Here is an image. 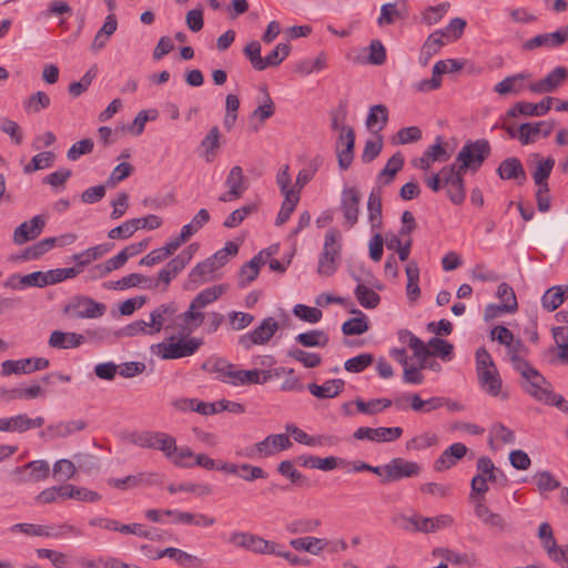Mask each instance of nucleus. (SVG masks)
Wrapping results in <instances>:
<instances>
[{
	"instance_id": "9b49d317",
	"label": "nucleus",
	"mask_w": 568,
	"mask_h": 568,
	"mask_svg": "<svg viewBox=\"0 0 568 568\" xmlns=\"http://www.w3.org/2000/svg\"><path fill=\"white\" fill-rule=\"evenodd\" d=\"M50 475V466L45 460H33L22 467L13 468L9 476L14 481L38 483L44 480Z\"/></svg>"
},
{
	"instance_id": "aec40b11",
	"label": "nucleus",
	"mask_w": 568,
	"mask_h": 568,
	"mask_svg": "<svg viewBox=\"0 0 568 568\" xmlns=\"http://www.w3.org/2000/svg\"><path fill=\"white\" fill-rule=\"evenodd\" d=\"M422 467L416 462L395 457L388 463L387 481H397L403 478L417 477Z\"/></svg>"
},
{
	"instance_id": "603ef678",
	"label": "nucleus",
	"mask_w": 568,
	"mask_h": 568,
	"mask_svg": "<svg viewBox=\"0 0 568 568\" xmlns=\"http://www.w3.org/2000/svg\"><path fill=\"white\" fill-rule=\"evenodd\" d=\"M151 282V278L145 275L131 273L115 282L105 283L104 286L108 288L122 291L129 287L140 286L142 284H150ZM148 287H151V285H148Z\"/></svg>"
},
{
	"instance_id": "69168bd1",
	"label": "nucleus",
	"mask_w": 568,
	"mask_h": 568,
	"mask_svg": "<svg viewBox=\"0 0 568 568\" xmlns=\"http://www.w3.org/2000/svg\"><path fill=\"white\" fill-rule=\"evenodd\" d=\"M195 454L187 446L178 447L175 444V450L168 459H170L175 466L181 468H192Z\"/></svg>"
},
{
	"instance_id": "9d476101",
	"label": "nucleus",
	"mask_w": 568,
	"mask_h": 568,
	"mask_svg": "<svg viewBox=\"0 0 568 568\" xmlns=\"http://www.w3.org/2000/svg\"><path fill=\"white\" fill-rule=\"evenodd\" d=\"M278 329V323L274 317H266L252 332L239 337V344L246 351L253 345L267 344Z\"/></svg>"
},
{
	"instance_id": "37998d69",
	"label": "nucleus",
	"mask_w": 568,
	"mask_h": 568,
	"mask_svg": "<svg viewBox=\"0 0 568 568\" xmlns=\"http://www.w3.org/2000/svg\"><path fill=\"white\" fill-rule=\"evenodd\" d=\"M220 136L219 128L213 126L201 141L200 146L203 149L202 156L207 163L213 162L216 156V152L220 146Z\"/></svg>"
},
{
	"instance_id": "4468645a",
	"label": "nucleus",
	"mask_w": 568,
	"mask_h": 568,
	"mask_svg": "<svg viewBox=\"0 0 568 568\" xmlns=\"http://www.w3.org/2000/svg\"><path fill=\"white\" fill-rule=\"evenodd\" d=\"M355 132L351 126H343L336 142V154L341 170H347L354 160Z\"/></svg>"
},
{
	"instance_id": "393cba45",
	"label": "nucleus",
	"mask_w": 568,
	"mask_h": 568,
	"mask_svg": "<svg viewBox=\"0 0 568 568\" xmlns=\"http://www.w3.org/2000/svg\"><path fill=\"white\" fill-rule=\"evenodd\" d=\"M497 174L501 180H516L523 185L527 180L526 171L518 158L510 156L500 162Z\"/></svg>"
},
{
	"instance_id": "49530a36",
	"label": "nucleus",
	"mask_w": 568,
	"mask_h": 568,
	"mask_svg": "<svg viewBox=\"0 0 568 568\" xmlns=\"http://www.w3.org/2000/svg\"><path fill=\"white\" fill-rule=\"evenodd\" d=\"M128 255L123 252H119L115 256L106 260L102 264L95 265L93 268L90 270L92 272V277H104L109 273H111L114 270H119L128 262Z\"/></svg>"
},
{
	"instance_id": "c756f323",
	"label": "nucleus",
	"mask_w": 568,
	"mask_h": 568,
	"mask_svg": "<svg viewBox=\"0 0 568 568\" xmlns=\"http://www.w3.org/2000/svg\"><path fill=\"white\" fill-rule=\"evenodd\" d=\"M84 342V337L77 333H65L53 331L49 337V345L58 349H69L79 347Z\"/></svg>"
},
{
	"instance_id": "5701e85b",
	"label": "nucleus",
	"mask_w": 568,
	"mask_h": 568,
	"mask_svg": "<svg viewBox=\"0 0 568 568\" xmlns=\"http://www.w3.org/2000/svg\"><path fill=\"white\" fill-rule=\"evenodd\" d=\"M45 225L43 215H34L30 221L21 223L13 233V240L17 244H23L39 236Z\"/></svg>"
},
{
	"instance_id": "a18cd8bd",
	"label": "nucleus",
	"mask_w": 568,
	"mask_h": 568,
	"mask_svg": "<svg viewBox=\"0 0 568 568\" xmlns=\"http://www.w3.org/2000/svg\"><path fill=\"white\" fill-rule=\"evenodd\" d=\"M562 44L561 36L557 32L550 33H541L536 37L527 40L524 43V48L526 50H535L536 48L546 47V48H557Z\"/></svg>"
},
{
	"instance_id": "c03bdc74",
	"label": "nucleus",
	"mask_w": 568,
	"mask_h": 568,
	"mask_svg": "<svg viewBox=\"0 0 568 568\" xmlns=\"http://www.w3.org/2000/svg\"><path fill=\"white\" fill-rule=\"evenodd\" d=\"M538 537L548 557L551 560L557 559V555L560 551V547L557 546V541L554 537L551 526L548 523L540 524L538 528Z\"/></svg>"
},
{
	"instance_id": "bb28decb",
	"label": "nucleus",
	"mask_w": 568,
	"mask_h": 568,
	"mask_svg": "<svg viewBox=\"0 0 568 568\" xmlns=\"http://www.w3.org/2000/svg\"><path fill=\"white\" fill-rule=\"evenodd\" d=\"M556 126L555 121H538L523 123L525 130L524 145L535 143L539 138H548Z\"/></svg>"
},
{
	"instance_id": "f257e3e1",
	"label": "nucleus",
	"mask_w": 568,
	"mask_h": 568,
	"mask_svg": "<svg viewBox=\"0 0 568 568\" xmlns=\"http://www.w3.org/2000/svg\"><path fill=\"white\" fill-rule=\"evenodd\" d=\"M490 144L486 139L468 140L457 154L459 172H477L490 155Z\"/></svg>"
},
{
	"instance_id": "0e129e2a",
	"label": "nucleus",
	"mask_w": 568,
	"mask_h": 568,
	"mask_svg": "<svg viewBox=\"0 0 568 568\" xmlns=\"http://www.w3.org/2000/svg\"><path fill=\"white\" fill-rule=\"evenodd\" d=\"M506 347L507 355L515 371L519 372L529 365V363L521 357V353L526 351V346L521 339L517 338L513 344H509Z\"/></svg>"
},
{
	"instance_id": "774afa93",
	"label": "nucleus",
	"mask_w": 568,
	"mask_h": 568,
	"mask_svg": "<svg viewBox=\"0 0 568 568\" xmlns=\"http://www.w3.org/2000/svg\"><path fill=\"white\" fill-rule=\"evenodd\" d=\"M538 491L542 495L560 488V481L549 471L542 470L535 475Z\"/></svg>"
},
{
	"instance_id": "ddd939ff",
	"label": "nucleus",
	"mask_w": 568,
	"mask_h": 568,
	"mask_svg": "<svg viewBox=\"0 0 568 568\" xmlns=\"http://www.w3.org/2000/svg\"><path fill=\"white\" fill-rule=\"evenodd\" d=\"M361 193L356 187H345L341 197V210L344 216V226L352 229L359 216Z\"/></svg>"
},
{
	"instance_id": "09e8293b",
	"label": "nucleus",
	"mask_w": 568,
	"mask_h": 568,
	"mask_svg": "<svg viewBox=\"0 0 568 568\" xmlns=\"http://www.w3.org/2000/svg\"><path fill=\"white\" fill-rule=\"evenodd\" d=\"M211 216L206 209H201L194 215L192 221L189 224H185L181 229V240L187 241L191 236H193L197 231H200L206 223H209Z\"/></svg>"
},
{
	"instance_id": "4d7b16f0",
	"label": "nucleus",
	"mask_w": 568,
	"mask_h": 568,
	"mask_svg": "<svg viewBox=\"0 0 568 568\" xmlns=\"http://www.w3.org/2000/svg\"><path fill=\"white\" fill-rule=\"evenodd\" d=\"M288 43H278L265 58L262 59L261 71L280 65L290 54Z\"/></svg>"
},
{
	"instance_id": "13d9d810",
	"label": "nucleus",
	"mask_w": 568,
	"mask_h": 568,
	"mask_svg": "<svg viewBox=\"0 0 568 568\" xmlns=\"http://www.w3.org/2000/svg\"><path fill=\"white\" fill-rule=\"evenodd\" d=\"M354 294L361 306L365 308H375L381 302V296L363 283L357 284Z\"/></svg>"
},
{
	"instance_id": "e2e57ef3",
	"label": "nucleus",
	"mask_w": 568,
	"mask_h": 568,
	"mask_svg": "<svg viewBox=\"0 0 568 568\" xmlns=\"http://www.w3.org/2000/svg\"><path fill=\"white\" fill-rule=\"evenodd\" d=\"M565 297V291L561 286H552L541 297L542 307L548 312H554L564 303Z\"/></svg>"
},
{
	"instance_id": "72a5a7b5",
	"label": "nucleus",
	"mask_w": 568,
	"mask_h": 568,
	"mask_svg": "<svg viewBox=\"0 0 568 568\" xmlns=\"http://www.w3.org/2000/svg\"><path fill=\"white\" fill-rule=\"evenodd\" d=\"M477 376L481 388L487 394L490 396L499 395L501 390V378L499 377V373L496 366H493V368H488L486 371H479Z\"/></svg>"
},
{
	"instance_id": "ea45409f",
	"label": "nucleus",
	"mask_w": 568,
	"mask_h": 568,
	"mask_svg": "<svg viewBox=\"0 0 568 568\" xmlns=\"http://www.w3.org/2000/svg\"><path fill=\"white\" fill-rule=\"evenodd\" d=\"M382 195L379 191L373 190L369 193L367 201V211H368V220L371 223L372 230H377L382 227L383 216H382Z\"/></svg>"
},
{
	"instance_id": "5fc2aeb1",
	"label": "nucleus",
	"mask_w": 568,
	"mask_h": 568,
	"mask_svg": "<svg viewBox=\"0 0 568 568\" xmlns=\"http://www.w3.org/2000/svg\"><path fill=\"white\" fill-rule=\"evenodd\" d=\"M354 404L359 413L366 415H375L392 406L393 402L388 398H375L368 402H364L361 398H356L354 400Z\"/></svg>"
},
{
	"instance_id": "b1692460",
	"label": "nucleus",
	"mask_w": 568,
	"mask_h": 568,
	"mask_svg": "<svg viewBox=\"0 0 568 568\" xmlns=\"http://www.w3.org/2000/svg\"><path fill=\"white\" fill-rule=\"evenodd\" d=\"M392 521L394 525L405 531L424 534L433 532V526L429 525L430 521L427 520V517H423L418 514L413 516L399 514L394 516Z\"/></svg>"
},
{
	"instance_id": "a19ab883",
	"label": "nucleus",
	"mask_w": 568,
	"mask_h": 568,
	"mask_svg": "<svg viewBox=\"0 0 568 568\" xmlns=\"http://www.w3.org/2000/svg\"><path fill=\"white\" fill-rule=\"evenodd\" d=\"M295 342L304 347H325L329 342V337L322 329H311L296 335Z\"/></svg>"
},
{
	"instance_id": "a211bd4d",
	"label": "nucleus",
	"mask_w": 568,
	"mask_h": 568,
	"mask_svg": "<svg viewBox=\"0 0 568 568\" xmlns=\"http://www.w3.org/2000/svg\"><path fill=\"white\" fill-rule=\"evenodd\" d=\"M225 185L229 190L220 195L219 201L226 203L243 196L247 190V183L240 165L231 169L226 176Z\"/></svg>"
},
{
	"instance_id": "79ce46f5",
	"label": "nucleus",
	"mask_w": 568,
	"mask_h": 568,
	"mask_svg": "<svg viewBox=\"0 0 568 568\" xmlns=\"http://www.w3.org/2000/svg\"><path fill=\"white\" fill-rule=\"evenodd\" d=\"M87 427V422L83 419L60 422L49 425V438L65 437L75 432L83 430Z\"/></svg>"
},
{
	"instance_id": "c85d7f7f",
	"label": "nucleus",
	"mask_w": 568,
	"mask_h": 568,
	"mask_svg": "<svg viewBox=\"0 0 568 568\" xmlns=\"http://www.w3.org/2000/svg\"><path fill=\"white\" fill-rule=\"evenodd\" d=\"M329 545V540L313 536L292 539L290 546L297 551H306L318 556Z\"/></svg>"
},
{
	"instance_id": "6e6d98bb",
	"label": "nucleus",
	"mask_w": 568,
	"mask_h": 568,
	"mask_svg": "<svg viewBox=\"0 0 568 568\" xmlns=\"http://www.w3.org/2000/svg\"><path fill=\"white\" fill-rule=\"evenodd\" d=\"M404 156L400 152H396L387 161L385 168L379 172L378 179H383L384 184H389L395 175L403 169Z\"/></svg>"
},
{
	"instance_id": "c9c22d12",
	"label": "nucleus",
	"mask_w": 568,
	"mask_h": 568,
	"mask_svg": "<svg viewBox=\"0 0 568 568\" xmlns=\"http://www.w3.org/2000/svg\"><path fill=\"white\" fill-rule=\"evenodd\" d=\"M109 244H100L89 247L81 253L74 254L72 260L75 262V265L80 272H82L85 266H88L91 262L101 258L106 252H109Z\"/></svg>"
},
{
	"instance_id": "412c9836",
	"label": "nucleus",
	"mask_w": 568,
	"mask_h": 568,
	"mask_svg": "<svg viewBox=\"0 0 568 568\" xmlns=\"http://www.w3.org/2000/svg\"><path fill=\"white\" fill-rule=\"evenodd\" d=\"M272 254L273 252L271 250H263L245 263L239 273L240 286L245 287L252 283L258 276L261 267L266 263V257Z\"/></svg>"
},
{
	"instance_id": "cd10ccee",
	"label": "nucleus",
	"mask_w": 568,
	"mask_h": 568,
	"mask_svg": "<svg viewBox=\"0 0 568 568\" xmlns=\"http://www.w3.org/2000/svg\"><path fill=\"white\" fill-rule=\"evenodd\" d=\"M345 386V382L339 378L328 379L322 385L311 383L307 385L308 392L317 398H334L339 395Z\"/></svg>"
},
{
	"instance_id": "f03ea898",
	"label": "nucleus",
	"mask_w": 568,
	"mask_h": 568,
	"mask_svg": "<svg viewBox=\"0 0 568 568\" xmlns=\"http://www.w3.org/2000/svg\"><path fill=\"white\" fill-rule=\"evenodd\" d=\"M342 247L341 232L329 229L325 234L323 251L318 257L317 273L321 276H332L337 271Z\"/></svg>"
},
{
	"instance_id": "f3484780",
	"label": "nucleus",
	"mask_w": 568,
	"mask_h": 568,
	"mask_svg": "<svg viewBox=\"0 0 568 568\" xmlns=\"http://www.w3.org/2000/svg\"><path fill=\"white\" fill-rule=\"evenodd\" d=\"M555 101H558V99L552 97H546L539 103L519 101L507 111L506 118H516L518 115L544 116L551 110Z\"/></svg>"
},
{
	"instance_id": "6ab92c4d",
	"label": "nucleus",
	"mask_w": 568,
	"mask_h": 568,
	"mask_svg": "<svg viewBox=\"0 0 568 568\" xmlns=\"http://www.w3.org/2000/svg\"><path fill=\"white\" fill-rule=\"evenodd\" d=\"M568 79V70L565 67H556L544 79L529 85L534 93H552L560 88Z\"/></svg>"
},
{
	"instance_id": "1a4fd4ad",
	"label": "nucleus",
	"mask_w": 568,
	"mask_h": 568,
	"mask_svg": "<svg viewBox=\"0 0 568 568\" xmlns=\"http://www.w3.org/2000/svg\"><path fill=\"white\" fill-rule=\"evenodd\" d=\"M178 305L174 302L161 304L150 314L149 335L160 333L162 328L169 329L179 326L176 323Z\"/></svg>"
},
{
	"instance_id": "680f3d73",
	"label": "nucleus",
	"mask_w": 568,
	"mask_h": 568,
	"mask_svg": "<svg viewBox=\"0 0 568 568\" xmlns=\"http://www.w3.org/2000/svg\"><path fill=\"white\" fill-rule=\"evenodd\" d=\"M223 293L221 285H215L201 291L191 302V308H203L216 301Z\"/></svg>"
},
{
	"instance_id": "8fccbe9b",
	"label": "nucleus",
	"mask_w": 568,
	"mask_h": 568,
	"mask_svg": "<svg viewBox=\"0 0 568 568\" xmlns=\"http://www.w3.org/2000/svg\"><path fill=\"white\" fill-rule=\"evenodd\" d=\"M234 377L233 386L263 384L268 378V372L256 368L250 371L236 369Z\"/></svg>"
},
{
	"instance_id": "0eeeda50",
	"label": "nucleus",
	"mask_w": 568,
	"mask_h": 568,
	"mask_svg": "<svg viewBox=\"0 0 568 568\" xmlns=\"http://www.w3.org/2000/svg\"><path fill=\"white\" fill-rule=\"evenodd\" d=\"M442 173L448 199L455 205L463 204L466 199V190L464 184V174L466 172H459L457 169V163H453L442 168Z\"/></svg>"
},
{
	"instance_id": "6e6552de",
	"label": "nucleus",
	"mask_w": 568,
	"mask_h": 568,
	"mask_svg": "<svg viewBox=\"0 0 568 568\" xmlns=\"http://www.w3.org/2000/svg\"><path fill=\"white\" fill-rule=\"evenodd\" d=\"M292 447V442L286 434H274L266 436L263 440L250 447L245 456L265 458L275 455L277 452Z\"/></svg>"
},
{
	"instance_id": "473e14b6",
	"label": "nucleus",
	"mask_w": 568,
	"mask_h": 568,
	"mask_svg": "<svg viewBox=\"0 0 568 568\" xmlns=\"http://www.w3.org/2000/svg\"><path fill=\"white\" fill-rule=\"evenodd\" d=\"M532 156L538 159L536 169L532 172L534 182L538 187L546 190V186H548V179L555 166V159L551 156L542 159L538 153L532 154Z\"/></svg>"
},
{
	"instance_id": "f8f14e48",
	"label": "nucleus",
	"mask_w": 568,
	"mask_h": 568,
	"mask_svg": "<svg viewBox=\"0 0 568 568\" xmlns=\"http://www.w3.org/2000/svg\"><path fill=\"white\" fill-rule=\"evenodd\" d=\"M64 312L72 313L75 318H98L105 313V305L91 297L80 296L68 304Z\"/></svg>"
},
{
	"instance_id": "4c0bfd02",
	"label": "nucleus",
	"mask_w": 568,
	"mask_h": 568,
	"mask_svg": "<svg viewBox=\"0 0 568 568\" xmlns=\"http://www.w3.org/2000/svg\"><path fill=\"white\" fill-rule=\"evenodd\" d=\"M388 122V109L385 104H375L369 108L366 126L371 131H375L377 126L376 134L382 131Z\"/></svg>"
},
{
	"instance_id": "58836bf2",
	"label": "nucleus",
	"mask_w": 568,
	"mask_h": 568,
	"mask_svg": "<svg viewBox=\"0 0 568 568\" xmlns=\"http://www.w3.org/2000/svg\"><path fill=\"white\" fill-rule=\"evenodd\" d=\"M351 313L357 315V317L349 318L343 323V325H342L343 334L346 336H352V335H361V334H364L365 332H367L369 328V324H368V320L365 316V314L357 308L352 310Z\"/></svg>"
},
{
	"instance_id": "a878e982",
	"label": "nucleus",
	"mask_w": 568,
	"mask_h": 568,
	"mask_svg": "<svg viewBox=\"0 0 568 568\" xmlns=\"http://www.w3.org/2000/svg\"><path fill=\"white\" fill-rule=\"evenodd\" d=\"M202 369L216 374V379L223 383L233 385V382L235 381V365L224 358L219 357L213 361H209L202 365Z\"/></svg>"
},
{
	"instance_id": "7c9ffc66",
	"label": "nucleus",
	"mask_w": 568,
	"mask_h": 568,
	"mask_svg": "<svg viewBox=\"0 0 568 568\" xmlns=\"http://www.w3.org/2000/svg\"><path fill=\"white\" fill-rule=\"evenodd\" d=\"M286 430L290 433L294 440H296L300 444H304L306 446H322V445H332L335 443V439L333 436H311L306 434L303 429L298 428L294 424L286 425Z\"/></svg>"
},
{
	"instance_id": "7ed1b4c3",
	"label": "nucleus",
	"mask_w": 568,
	"mask_h": 568,
	"mask_svg": "<svg viewBox=\"0 0 568 568\" xmlns=\"http://www.w3.org/2000/svg\"><path fill=\"white\" fill-rule=\"evenodd\" d=\"M130 442L141 448L160 450L168 458L175 450V438L158 430L133 432Z\"/></svg>"
},
{
	"instance_id": "4be33fe9",
	"label": "nucleus",
	"mask_w": 568,
	"mask_h": 568,
	"mask_svg": "<svg viewBox=\"0 0 568 568\" xmlns=\"http://www.w3.org/2000/svg\"><path fill=\"white\" fill-rule=\"evenodd\" d=\"M219 470H223L226 474L237 475L245 481H254L256 479L267 478V473L260 466H253L251 464H233L223 462L219 467Z\"/></svg>"
},
{
	"instance_id": "2f4dec72",
	"label": "nucleus",
	"mask_w": 568,
	"mask_h": 568,
	"mask_svg": "<svg viewBox=\"0 0 568 568\" xmlns=\"http://www.w3.org/2000/svg\"><path fill=\"white\" fill-rule=\"evenodd\" d=\"M297 462L303 467L316 468L324 471H329L336 468L338 464L346 463L344 459L337 458L335 456H328L325 458H321L312 455H302L297 457Z\"/></svg>"
},
{
	"instance_id": "338daca9",
	"label": "nucleus",
	"mask_w": 568,
	"mask_h": 568,
	"mask_svg": "<svg viewBox=\"0 0 568 568\" xmlns=\"http://www.w3.org/2000/svg\"><path fill=\"white\" fill-rule=\"evenodd\" d=\"M408 335V346L413 349L414 356L419 359L420 368H426L427 358L432 356V352L429 347L413 333H407Z\"/></svg>"
},
{
	"instance_id": "bf43d9fd",
	"label": "nucleus",
	"mask_w": 568,
	"mask_h": 568,
	"mask_svg": "<svg viewBox=\"0 0 568 568\" xmlns=\"http://www.w3.org/2000/svg\"><path fill=\"white\" fill-rule=\"evenodd\" d=\"M55 154L50 151H44L36 154L31 161L23 168L26 174H31L38 170L51 168L54 163Z\"/></svg>"
},
{
	"instance_id": "de8ad7c7",
	"label": "nucleus",
	"mask_w": 568,
	"mask_h": 568,
	"mask_svg": "<svg viewBox=\"0 0 568 568\" xmlns=\"http://www.w3.org/2000/svg\"><path fill=\"white\" fill-rule=\"evenodd\" d=\"M526 78H527V75L524 73H518L515 75L507 77L503 81L498 82L495 85L494 90H495V92H497L500 95H506V94H511V93L518 94L524 88L523 81Z\"/></svg>"
},
{
	"instance_id": "3c124183",
	"label": "nucleus",
	"mask_w": 568,
	"mask_h": 568,
	"mask_svg": "<svg viewBox=\"0 0 568 568\" xmlns=\"http://www.w3.org/2000/svg\"><path fill=\"white\" fill-rule=\"evenodd\" d=\"M406 275H407V296L410 301H416L420 296V288L418 286L419 281V267L418 264L414 261H410L406 265Z\"/></svg>"
},
{
	"instance_id": "864d4df0",
	"label": "nucleus",
	"mask_w": 568,
	"mask_h": 568,
	"mask_svg": "<svg viewBox=\"0 0 568 568\" xmlns=\"http://www.w3.org/2000/svg\"><path fill=\"white\" fill-rule=\"evenodd\" d=\"M277 471L291 480L292 484L301 487H310V480L300 473L291 460H283L277 466Z\"/></svg>"
},
{
	"instance_id": "20e7f679",
	"label": "nucleus",
	"mask_w": 568,
	"mask_h": 568,
	"mask_svg": "<svg viewBox=\"0 0 568 568\" xmlns=\"http://www.w3.org/2000/svg\"><path fill=\"white\" fill-rule=\"evenodd\" d=\"M203 344L201 338L196 337H181L170 336L168 341L159 343V355L163 359H178L182 357L192 356Z\"/></svg>"
},
{
	"instance_id": "e433bc0d",
	"label": "nucleus",
	"mask_w": 568,
	"mask_h": 568,
	"mask_svg": "<svg viewBox=\"0 0 568 568\" xmlns=\"http://www.w3.org/2000/svg\"><path fill=\"white\" fill-rule=\"evenodd\" d=\"M61 493L62 498H71L80 501L95 503L101 499V495L99 493L71 484L62 485Z\"/></svg>"
},
{
	"instance_id": "f704fd0d",
	"label": "nucleus",
	"mask_w": 568,
	"mask_h": 568,
	"mask_svg": "<svg viewBox=\"0 0 568 568\" xmlns=\"http://www.w3.org/2000/svg\"><path fill=\"white\" fill-rule=\"evenodd\" d=\"M155 557H169V558L173 559L174 561H176L180 566L185 567V568H191V567L196 568V567H200L202 564L201 559H199L197 557H195L182 549L174 548V547H169V548L159 550L155 554Z\"/></svg>"
},
{
	"instance_id": "2eb2a0df",
	"label": "nucleus",
	"mask_w": 568,
	"mask_h": 568,
	"mask_svg": "<svg viewBox=\"0 0 568 568\" xmlns=\"http://www.w3.org/2000/svg\"><path fill=\"white\" fill-rule=\"evenodd\" d=\"M355 132L351 126H343L336 142V154L341 170H347L354 160Z\"/></svg>"
},
{
	"instance_id": "052dcab7",
	"label": "nucleus",
	"mask_w": 568,
	"mask_h": 568,
	"mask_svg": "<svg viewBox=\"0 0 568 568\" xmlns=\"http://www.w3.org/2000/svg\"><path fill=\"white\" fill-rule=\"evenodd\" d=\"M287 356L300 362L306 368H315L322 364V357L320 354L306 352L301 348L288 349Z\"/></svg>"
},
{
	"instance_id": "dca6fc26",
	"label": "nucleus",
	"mask_w": 568,
	"mask_h": 568,
	"mask_svg": "<svg viewBox=\"0 0 568 568\" xmlns=\"http://www.w3.org/2000/svg\"><path fill=\"white\" fill-rule=\"evenodd\" d=\"M403 435L402 427H358L353 436L358 440H371L375 443H390L397 440Z\"/></svg>"
},
{
	"instance_id": "423d86ee",
	"label": "nucleus",
	"mask_w": 568,
	"mask_h": 568,
	"mask_svg": "<svg viewBox=\"0 0 568 568\" xmlns=\"http://www.w3.org/2000/svg\"><path fill=\"white\" fill-rule=\"evenodd\" d=\"M526 381L525 390L539 402H549L551 397L550 384L530 364L518 372Z\"/></svg>"
},
{
	"instance_id": "39448f33",
	"label": "nucleus",
	"mask_w": 568,
	"mask_h": 568,
	"mask_svg": "<svg viewBox=\"0 0 568 568\" xmlns=\"http://www.w3.org/2000/svg\"><path fill=\"white\" fill-rule=\"evenodd\" d=\"M229 542L235 547L261 555H272L275 547L274 541L266 540L248 531L231 532Z\"/></svg>"
}]
</instances>
